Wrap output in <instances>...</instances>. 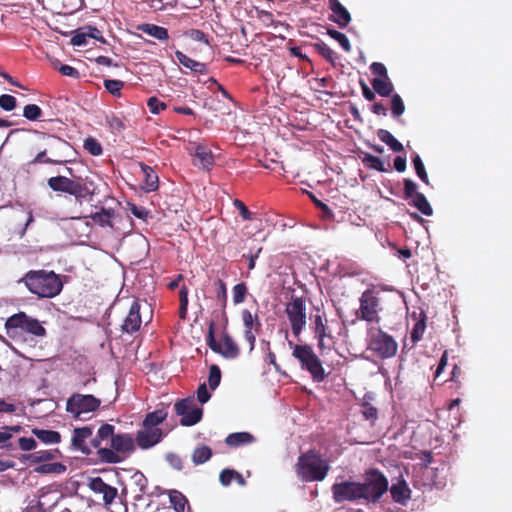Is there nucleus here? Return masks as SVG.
<instances>
[{"label":"nucleus","instance_id":"obj_1","mask_svg":"<svg viewBox=\"0 0 512 512\" xmlns=\"http://www.w3.org/2000/svg\"><path fill=\"white\" fill-rule=\"evenodd\" d=\"M30 293L39 298H53L63 289V283L54 271L30 270L20 279Z\"/></svg>","mask_w":512,"mask_h":512},{"label":"nucleus","instance_id":"obj_2","mask_svg":"<svg viewBox=\"0 0 512 512\" xmlns=\"http://www.w3.org/2000/svg\"><path fill=\"white\" fill-rule=\"evenodd\" d=\"M6 334L14 341L26 340V335L43 338L47 331L41 322L20 311L11 315L5 322Z\"/></svg>","mask_w":512,"mask_h":512},{"label":"nucleus","instance_id":"obj_3","mask_svg":"<svg viewBox=\"0 0 512 512\" xmlns=\"http://www.w3.org/2000/svg\"><path fill=\"white\" fill-rule=\"evenodd\" d=\"M330 469L329 464L315 450L302 453L295 465L297 476L304 482L323 481Z\"/></svg>","mask_w":512,"mask_h":512},{"label":"nucleus","instance_id":"obj_4","mask_svg":"<svg viewBox=\"0 0 512 512\" xmlns=\"http://www.w3.org/2000/svg\"><path fill=\"white\" fill-rule=\"evenodd\" d=\"M35 133L42 145L38 146L39 152L37 155L27 162V167H33L37 164L60 165L66 162L59 153H54L55 158H50L47 154L49 150L51 152H59L67 149L69 147V143L67 141L44 132L36 131Z\"/></svg>","mask_w":512,"mask_h":512},{"label":"nucleus","instance_id":"obj_5","mask_svg":"<svg viewBox=\"0 0 512 512\" xmlns=\"http://www.w3.org/2000/svg\"><path fill=\"white\" fill-rule=\"evenodd\" d=\"M288 344L293 349L292 355L299 361L301 368L309 372L314 382H323L327 375L313 348L308 344H294L292 341H289Z\"/></svg>","mask_w":512,"mask_h":512},{"label":"nucleus","instance_id":"obj_6","mask_svg":"<svg viewBox=\"0 0 512 512\" xmlns=\"http://www.w3.org/2000/svg\"><path fill=\"white\" fill-rule=\"evenodd\" d=\"M111 448L97 451V459L101 463L117 464L122 462L135 450V439L130 434H115Z\"/></svg>","mask_w":512,"mask_h":512},{"label":"nucleus","instance_id":"obj_7","mask_svg":"<svg viewBox=\"0 0 512 512\" xmlns=\"http://www.w3.org/2000/svg\"><path fill=\"white\" fill-rule=\"evenodd\" d=\"M388 479L377 468L368 469L364 474L363 482H360L362 499L376 503L388 491Z\"/></svg>","mask_w":512,"mask_h":512},{"label":"nucleus","instance_id":"obj_8","mask_svg":"<svg viewBox=\"0 0 512 512\" xmlns=\"http://www.w3.org/2000/svg\"><path fill=\"white\" fill-rule=\"evenodd\" d=\"M368 349L381 359L392 358L396 355L398 344L395 339L381 329L370 333Z\"/></svg>","mask_w":512,"mask_h":512},{"label":"nucleus","instance_id":"obj_9","mask_svg":"<svg viewBox=\"0 0 512 512\" xmlns=\"http://www.w3.org/2000/svg\"><path fill=\"white\" fill-rule=\"evenodd\" d=\"M48 186L55 192H63L72 195L79 203H82L88 195L92 196L88 187L79 181L66 176H55L48 179Z\"/></svg>","mask_w":512,"mask_h":512},{"label":"nucleus","instance_id":"obj_10","mask_svg":"<svg viewBox=\"0 0 512 512\" xmlns=\"http://www.w3.org/2000/svg\"><path fill=\"white\" fill-rule=\"evenodd\" d=\"M285 313L291 325L292 333L299 337L307 323L306 304L302 297L292 295L285 306Z\"/></svg>","mask_w":512,"mask_h":512},{"label":"nucleus","instance_id":"obj_11","mask_svg":"<svg viewBox=\"0 0 512 512\" xmlns=\"http://www.w3.org/2000/svg\"><path fill=\"white\" fill-rule=\"evenodd\" d=\"M101 404V400L91 394L74 393L66 402V411L75 419H83L82 415L96 411Z\"/></svg>","mask_w":512,"mask_h":512},{"label":"nucleus","instance_id":"obj_12","mask_svg":"<svg viewBox=\"0 0 512 512\" xmlns=\"http://www.w3.org/2000/svg\"><path fill=\"white\" fill-rule=\"evenodd\" d=\"M206 343L209 348L225 358H236L239 355V347L234 342L233 338L226 332L222 334V344L218 343L215 339V323L211 321L208 327V334Z\"/></svg>","mask_w":512,"mask_h":512},{"label":"nucleus","instance_id":"obj_13","mask_svg":"<svg viewBox=\"0 0 512 512\" xmlns=\"http://www.w3.org/2000/svg\"><path fill=\"white\" fill-rule=\"evenodd\" d=\"M380 298L374 290H365L360 297V307L357 317L367 322H379Z\"/></svg>","mask_w":512,"mask_h":512},{"label":"nucleus","instance_id":"obj_14","mask_svg":"<svg viewBox=\"0 0 512 512\" xmlns=\"http://www.w3.org/2000/svg\"><path fill=\"white\" fill-rule=\"evenodd\" d=\"M177 415L181 416L180 424L182 426H193L201 421L203 409L197 405L193 397L181 399L174 404Z\"/></svg>","mask_w":512,"mask_h":512},{"label":"nucleus","instance_id":"obj_15","mask_svg":"<svg viewBox=\"0 0 512 512\" xmlns=\"http://www.w3.org/2000/svg\"><path fill=\"white\" fill-rule=\"evenodd\" d=\"M333 499L336 503L355 502L362 499L360 482L343 481L332 485Z\"/></svg>","mask_w":512,"mask_h":512},{"label":"nucleus","instance_id":"obj_16","mask_svg":"<svg viewBox=\"0 0 512 512\" xmlns=\"http://www.w3.org/2000/svg\"><path fill=\"white\" fill-rule=\"evenodd\" d=\"M88 487L96 494H102L103 502L110 505L115 500L118 491L117 488L108 485L101 477L90 478Z\"/></svg>","mask_w":512,"mask_h":512},{"label":"nucleus","instance_id":"obj_17","mask_svg":"<svg viewBox=\"0 0 512 512\" xmlns=\"http://www.w3.org/2000/svg\"><path fill=\"white\" fill-rule=\"evenodd\" d=\"M93 434V428L90 426L78 427L73 430L71 439V446L74 450L80 451L82 454L88 456L91 454V449L87 445L86 440Z\"/></svg>","mask_w":512,"mask_h":512},{"label":"nucleus","instance_id":"obj_18","mask_svg":"<svg viewBox=\"0 0 512 512\" xmlns=\"http://www.w3.org/2000/svg\"><path fill=\"white\" fill-rule=\"evenodd\" d=\"M162 437L163 432L160 428H144L137 432L135 441L141 449L145 450L159 443Z\"/></svg>","mask_w":512,"mask_h":512},{"label":"nucleus","instance_id":"obj_19","mask_svg":"<svg viewBox=\"0 0 512 512\" xmlns=\"http://www.w3.org/2000/svg\"><path fill=\"white\" fill-rule=\"evenodd\" d=\"M329 8L332 12L329 16V20L336 23L340 28H346L351 22V15L349 11L339 0H329Z\"/></svg>","mask_w":512,"mask_h":512},{"label":"nucleus","instance_id":"obj_20","mask_svg":"<svg viewBox=\"0 0 512 512\" xmlns=\"http://www.w3.org/2000/svg\"><path fill=\"white\" fill-rule=\"evenodd\" d=\"M192 156L193 164L203 169L210 170L214 164L212 151L203 144H195Z\"/></svg>","mask_w":512,"mask_h":512},{"label":"nucleus","instance_id":"obj_21","mask_svg":"<svg viewBox=\"0 0 512 512\" xmlns=\"http://www.w3.org/2000/svg\"><path fill=\"white\" fill-rule=\"evenodd\" d=\"M142 319L140 315V304L138 300H134L127 317L122 325V330L126 333L132 334L139 330L141 327Z\"/></svg>","mask_w":512,"mask_h":512},{"label":"nucleus","instance_id":"obj_22","mask_svg":"<svg viewBox=\"0 0 512 512\" xmlns=\"http://www.w3.org/2000/svg\"><path fill=\"white\" fill-rule=\"evenodd\" d=\"M313 324L314 336L318 340V349L323 351L326 348L325 339H332V335L328 331L327 319H325L322 315L317 314L313 318Z\"/></svg>","mask_w":512,"mask_h":512},{"label":"nucleus","instance_id":"obj_23","mask_svg":"<svg viewBox=\"0 0 512 512\" xmlns=\"http://www.w3.org/2000/svg\"><path fill=\"white\" fill-rule=\"evenodd\" d=\"M410 317L415 321L411 331V341L413 344H416L423 338V334L426 330L427 316L423 310H420L419 313L415 311L412 312Z\"/></svg>","mask_w":512,"mask_h":512},{"label":"nucleus","instance_id":"obj_24","mask_svg":"<svg viewBox=\"0 0 512 512\" xmlns=\"http://www.w3.org/2000/svg\"><path fill=\"white\" fill-rule=\"evenodd\" d=\"M390 494L394 502L404 505L411 498V489L404 479H400L390 487Z\"/></svg>","mask_w":512,"mask_h":512},{"label":"nucleus","instance_id":"obj_25","mask_svg":"<svg viewBox=\"0 0 512 512\" xmlns=\"http://www.w3.org/2000/svg\"><path fill=\"white\" fill-rule=\"evenodd\" d=\"M115 436V427L111 424L105 423L100 426V428L97 431V434L94 438L91 439L90 443L91 446L97 451L99 449H103L102 443L103 441H110V444L112 443V439Z\"/></svg>","mask_w":512,"mask_h":512},{"label":"nucleus","instance_id":"obj_26","mask_svg":"<svg viewBox=\"0 0 512 512\" xmlns=\"http://www.w3.org/2000/svg\"><path fill=\"white\" fill-rule=\"evenodd\" d=\"M175 57L178 62L187 69H190L196 74H206L208 72L207 65L205 63L196 61L181 51L175 52Z\"/></svg>","mask_w":512,"mask_h":512},{"label":"nucleus","instance_id":"obj_27","mask_svg":"<svg viewBox=\"0 0 512 512\" xmlns=\"http://www.w3.org/2000/svg\"><path fill=\"white\" fill-rule=\"evenodd\" d=\"M140 168L144 174V180L142 184V189H144L146 192H152L158 189V175L155 173V171L148 165H146L143 162H140Z\"/></svg>","mask_w":512,"mask_h":512},{"label":"nucleus","instance_id":"obj_28","mask_svg":"<svg viewBox=\"0 0 512 512\" xmlns=\"http://www.w3.org/2000/svg\"><path fill=\"white\" fill-rule=\"evenodd\" d=\"M254 441V436L248 432H236L229 434L225 443L230 447H239L241 445L250 444Z\"/></svg>","mask_w":512,"mask_h":512},{"label":"nucleus","instance_id":"obj_29","mask_svg":"<svg viewBox=\"0 0 512 512\" xmlns=\"http://www.w3.org/2000/svg\"><path fill=\"white\" fill-rule=\"evenodd\" d=\"M138 29L143 33H146L161 41L167 40L169 38L168 30L162 26L146 23L139 25Z\"/></svg>","mask_w":512,"mask_h":512},{"label":"nucleus","instance_id":"obj_30","mask_svg":"<svg viewBox=\"0 0 512 512\" xmlns=\"http://www.w3.org/2000/svg\"><path fill=\"white\" fill-rule=\"evenodd\" d=\"M58 454V449L40 450L27 455L26 460H28L30 463L39 464L55 459Z\"/></svg>","mask_w":512,"mask_h":512},{"label":"nucleus","instance_id":"obj_31","mask_svg":"<svg viewBox=\"0 0 512 512\" xmlns=\"http://www.w3.org/2000/svg\"><path fill=\"white\" fill-rule=\"evenodd\" d=\"M212 455V449L209 446L203 444L194 448L191 454V460L194 465H201L209 461Z\"/></svg>","mask_w":512,"mask_h":512},{"label":"nucleus","instance_id":"obj_32","mask_svg":"<svg viewBox=\"0 0 512 512\" xmlns=\"http://www.w3.org/2000/svg\"><path fill=\"white\" fill-rule=\"evenodd\" d=\"M373 90L382 97H388L392 94L394 86L388 78H373L371 81Z\"/></svg>","mask_w":512,"mask_h":512},{"label":"nucleus","instance_id":"obj_33","mask_svg":"<svg viewBox=\"0 0 512 512\" xmlns=\"http://www.w3.org/2000/svg\"><path fill=\"white\" fill-rule=\"evenodd\" d=\"M312 47L332 66H336L338 55L325 42L318 41L312 44Z\"/></svg>","mask_w":512,"mask_h":512},{"label":"nucleus","instance_id":"obj_34","mask_svg":"<svg viewBox=\"0 0 512 512\" xmlns=\"http://www.w3.org/2000/svg\"><path fill=\"white\" fill-rule=\"evenodd\" d=\"M168 413L164 409H157L148 413L143 420V428H157L166 418Z\"/></svg>","mask_w":512,"mask_h":512},{"label":"nucleus","instance_id":"obj_35","mask_svg":"<svg viewBox=\"0 0 512 512\" xmlns=\"http://www.w3.org/2000/svg\"><path fill=\"white\" fill-rule=\"evenodd\" d=\"M32 433L45 444H57L61 441L60 433L54 430L34 428Z\"/></svg>","mask_w":512,"mask_h":512},{"label":"nucleus","instance_id":"obj_36","mask_svg":"<svg viewBox=\"0 0 512 512\" xmlns=\"http://www.w3.org/2000/svg\"><path fill=\"white\" fill-rule=\"evenodd\" d=\"M115 212L113 209H106L102 207L99 212L92 214L91 219L102 227L109 226L113 227L112 218Z\"/></svg>","mask_w":512,"mask_h":512},{"label":"nucleus","instance_id":"obj_37","mask_svg":"<svg viewBox=\"0 0 512 512\" xmlns=\"http://www.w3.org/2000/svg\"><path fill=\"white\" fill-rule=\"evenodd\" d=\"M377 136L382 142L387 144L392 151L402 152L404 150L403 145L388 130L379 129Z\"/></svg>","mask_w":512,"mask_h":512},{"label":"nucleus","instance_id":"obj_38","mask_svg":"<svg viewBox=\"0 0 512 512\" xmlns=\"http://www.w3.org/2000/svg\"><path fill=\"white\" fill-rule=\"evenodd\" d=\"M412 199L410 205L416 207L422 214L431 216L433 209L424 194L418 193Z\"/></svg>","mask_w":512,"mask_h":512},{"label":"nucleus","instance_id":"obj_39","mask_svg":"<svg viewBox=\"0 0 512 512\" xmlns=\"http://www.w3.org/2000/svg\"><path fill=\"white\" fill-rule=\"evenodd\" d=\"M244 330L259 332L261 323L257 315H252L249 310L242 311Z\"/></svg>","mask_w":512,"mask_h":512},{"label":"nucleus","instance_id":"obj_40","mask_svg":"<svg viewBox=\"0 0 512 512\" xmlns=\"http://www.w3.org/2000/svg\"><path fill=\"white\" fill-rule=\"evenodd\" d=\"M66 471V466L60 462L44 463L35 468V472L40 474H62Z\"/></svg>","mask_w":512,"mask_h":512},{"label":"nucleus","instance_id":"obj_41","mask_svg":"<svg viewBox=\"0 0 512 512\" xmlns=\"http://www.w3.org/2000/svg\"><path fill=\"white\" fill-rule=\"evenodd\" d=\"M327 34L334 40H336L345 52H351L352 46L347 36L333 28L327 29Z\"/></svg>","mask_w":512,"mask_h":512},{"label":"nucleus","instance_id":"obj_42","mask_svg":"<svg viewBox=\"0 0 512 512\" xmlns=\"http://www.w3.org/2000/svg\"><path fill=\"white\" fill-rule=\"evenodd\" d=\"M0 449L6 450L9 453L16 449L12 434L8 433L4 427L0 429Z\"/></svg>","mask_w":512,"mask_h":512},{"label":"nucleus","instance_id":"obj_43","mask_svg":"<svg viewBox=\"0 0 512 512\" xmlns=\"http://www.w3.org/2000/svg\"><path fill=\"white\" fill-rule=\"evenodd\" d=\"M169 498L170 503L173 505V508L176 512H184L187 499L182 493L178 491H172Z\"/></svg>","mask_w":512,"mask_h":512},{"label":"nucleus","instance_id":"obj_44","mask_svg":"<svg viewBox=\"0 0 512 512\" xmlns=\"http://www.w3.org/2000/svg\"><path fill=\"white\" fill-rule=\"evenodd\" d=\"M104 87L111 95H113L115 97H120L121 90L124 87V82L121 80H115V79H105Z\"/></svg>","mask_w":512,"mask_h":512},{"label":"nucleus","instance_id":"obj_45","mask_svg":"<svg viewBox=\"0 0 512 512\" xmlns=\"http://www.w3.org/2000/svg\"><path fill=\"white\" fill-rule=\"evenodd\" d=\"M412 162L414 164V168L417 176L425 183L429 184L428 174L426 172L425 166L423 164L422 159L418 154H414L412 157Z\"/></svg>","mask_w":512,"mask_h":512},{"label":"nucleus","instance_id":"obj_46","mask_svg":"<svg viewBox=\"0 0 512 512\" xmlns=\"http://www.w3.org/2000/svg\"><path fill=\"white\" fill-rule=\"evenodd\" d=\"M405 112L404 102L399 94L391 97V113L394 118L400 117Z\"/></svg>","mask_w":512,"mask_h":512},{"label":"nucleus","instance_id":"obj_47","mask_svg":"<svg viewBox=\"0 0 512 512\" xmlns=\"http://www.w3.org/2000/svg\"><path fill=\"white\" fill-rule=\"evenodd\" d=\"M43 112L36 104H27L23 108V116L30 121H37L41 118Z\"/></svg>","mask_w":512,"mask_h":512},{"label":"nucleus","instance_id":"obj_48","mask_svg":"<svg viewBox=\"0 0 512 512\" xmlns=\"http://www.w3.org/2000/svg\"><path fill=\"white\" fill-rule=\"evenodd\" d=\"M248 289L244 282L236 284L232 289L234 304H240L245 301Z\"/></svg>","mask_w":512,"mask_h":512},{"label":"nucleus","instance_id":"obj_49","mask_svg":"<svg viewBox=\"0 0 512 512\" xmlns=\"http://www.w3.org/2000/svg\"><path fill=\"white\" fill-rule=\"evenodd\" d=\"M363 163L367 165L368 167L375 169L380 172H384V163L381 158L374 156L372 154H365L363 157Z\"/></svg>","mask_w":512,"mask_h":512},{"label":"nucleus","instance_id":"obj_50","mask_svg":"<svg viewBox=\"0 0 512 512\" xmlns=\"http://www.w3.org/2000/svg\"><path fill=\"white\" fill-rule=\"evenodd\" d=\"M361 413L366 420L371 421L372 425L378 419L377 408L368 402H363V404L361 405Z\"/></svg>","mask_w":512,"mask_h":512},{"label":"nucleus","instance_id":"obj_51","mask_svg":"<svg viewBox=\"0 0 512 512\" xmlns=\"http://www.w3.org/2000/svg\"><path fill=\"white\" fill-rule=\"evenodd\" d=\"M221 381V370L217 365H211L209 369L208 384L209 387L214 390L216 389Z\"/></svg>","mask_w":512,"mask_h":512},{"label":"nucleus","instance_id":"obj_52","mask_svg":"<svg viewBox=\"0 0 512 512\" xmlns=\"http://www.w3.org/2000/svg\"><path fill=\"white\" fill-rule=\"evenodd\" d=\"M89 38L87 31L84 27L78 28L71 38V44L74 46H85Z\"/></svg>","mask_w":512,"mask_h":512},{"label":"nucleus","instance_id":"obj_53","mask_svg":"<svg viewBox=\"0 0 512 512\" xmlns=\"http://www.w3.org/2000/svg\"><path fill=\"white\" fill-rule=\"evenodd\" d=\"M84 148L93 156L102 154V146L95 138H87L84 142Z\"/></svg>","mask_w":512,"mask_h":512},{"label":"nucleus","instance_id":"obj_54","mask_svg":"<svg viewBox=\"0 0 512 512\" xmlns=\"http://www.w3.org/2000/svg\"><path fill=\"white\" fill-rule=\"evenodd\" d=\"M147 106L152 114H159L167 108L166 103L153 96L147 100Z\"/></svg>","mask_w":512,"mask_h":512},{"label":"nucleus","instance_id":"obj_55","mask_svg":"<svg viewBox=\"0 0 512 512\" xmlns=\"http://www.w3.org/2000/svg\"><path fill=\"white\" fill-rule=\"evenodd\" d=\"M17 106V100L14 96L2 94L0 96V107L5 111H12Z\"/></svg>","mask_w":512,"mask_h":512},{"label":"nucleus","instance_id":"obj_56","mask_svg":"<svg viewBox=\"0 0 512 512\" xmlns=\"http://www.w3.org/2000/svg\"><path fill=\"white\" fill-rule=\"evenodd\" d=\"M417 184L411 179H404V198L406 200L413 198L417 192Z\"/></svg>","mask_w":512,"mask_h":512},{"label":"nucleus","instance_id":"obj_57","mask_svg":"<svg viewBox=\"0 0 512 512\" xmlns=\"http://www.w3.org/2000/svg\"><path fill=\"white\" fill-rule=\"evenodd\" d=\"M216 285H218V289L216 291V297L221 302L222 307L225 308L227 304V289L226 284L223 280L218 279L216 281Z\"/></svg>","mask_w":512,"mask_h":512},{"label":"nucleus","instance_id":"obj_58","mask_svg":"<svg viewBox=\"0 0 512 512\" xmlns=\"http://www.w3.org/2000/svg\"><path fill=\"white\" fill-rule=\"evenodd\" d=\"M19 448L23 451H32L36 449L37 442L32 437H21L18 439Z\"/></svg>","mask_w":512,"mask_h":512},{"label":"nucleus","instance_id":"obj_59","mask_svg":"<svg viewBox=\"0 0 512 512\" xmlns=\"http://www.w3.org/2000/svg\"><path fill=\"white\" fill-rule=\"evenodd\" d=\"M233 480H234V469L226 468L220 472L219 481L222 486H224V487L229 486Z\"/></svg>","mask_w":512,"mask_h":512},{"label":"nucleus","instance_id":"obj_60","mask_svg":"<svg viewBox=\"0 0 512 512\" xmlns=\"http://www.w3.org/2000/svg\"><path fill=\"white\" fill-rule=\"evenodd\" d=\"M370 70L372 72V74L374 75H377L378 77L377 78H388V73H387V69L385 67V65L383 63H380V62H373L371 65H370Z\"/></svg>","mask_w":512,"mask_h":512},{"label":"nucleus","instance_id":"obj_61","mask_svg":"<svg viewBox=\"0 0 512 512\" xmlns=\"http://www.w3.org/2000/svg\"><path fill=\"white\" fill-rule=\"evenodd\" d=\"M233 205L235 206V208L238 209L240 216L244 220H251L252 219V213L249 211L247 206L241 200L235 199L233 201Z\"/></svg>","mask_w":512,"mask_h":512},{"label":"nucleus","instance_id":"obj_62","mask_svg":"<svg viewBox=\"0 0 512 512\" xmlns=\"http://www.w3.org/2000/svg\"><path fill=\"white\" fill-rule=\"evenodd\" d=\"M58 71L62 74V75H65V76H69V77H72V78H79L80 76V73L79 71L70 66V65H61L59 68H58Z\"/></svg>","mask_w":512,"mask_h":512},{"label":"nucleus","instance_id":"obj_63","mask_svg":"<svg viewBox=\"0 0 512 512\" xmlns=\"http://www.w3.org/2000/svg\"><path fill=\"white\" fill-rule=\"evenodd\" d=\"M84 28L87 31L89 38H93L102 43L106 42L102 36L101 31L99 29H97L96 27L88 25V26H84Z\"/></svg>","mask_w":512,"mask_h":512},{"label":"nucleus","instance_id":"obj_64","mask_svg":"<svg viewBox=\"0 0 512 512\" xmlns=\"http://www.w3.org/2000/svg\"><path fill=\"white\" fill-rule=\"evenodd\" d=\"M211 395L207 390L206 384H201L197 389V399L201 404L206 403L210 399Z\"/></svg>","mask_w":512,"mask_h":512}]
</instances>
